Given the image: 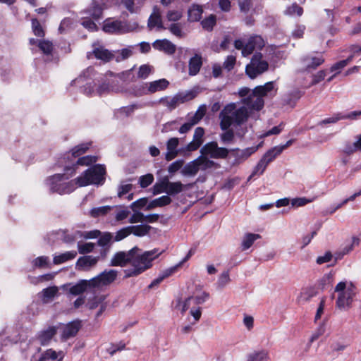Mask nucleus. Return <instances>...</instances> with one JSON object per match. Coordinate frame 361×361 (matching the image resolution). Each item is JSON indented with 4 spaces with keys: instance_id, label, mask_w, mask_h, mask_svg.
Listing matches in <instances>:
<instances>
[{
    "instance_id": "1",
    "label": "nucleus",
    "mask_w": 361,
    "mask_h": 361,
    "mask_svg": "<svg viewBox=\"0 0 361 361\" xmlns=\"http://www.w3.org/2000/svg\"><path fill=\"white\" fill-rule=\"evenodd\" d=\"M138 251L139 249L135 247L127 252H117L111 259V264L124 267L129 263L130 267L125 269V276L127 278L137 276L152 267L153 260L164 252L153 249L139 254Z\"/></svg>"
},
{
    "instance_id": "2",
    "label": "nucleus",
    "mask_w": 361,
    "mask_h": 361,
    "mask_svg": "<svg viewBox=\"0 0 361 361\" xmlns=\"http://www.w3.org/2000/svg\"><path fill=\"white\" fill-rule=\"evenodd\" d=\"M248 116L249 112L245 106L237 109L235 103H230L220 113V127L225 130L233 124L240 126L247 121Z\"/></svg>"
},
{
    "instance_id": "3",
    "label": "nucleus",
    "mask_w": 361,
    "mask_h": 361,
    "mask_svg": "<svg viewBox=\"0 0 361 361\" xmlns=\"http://www.w3.org/2000/svg\"><path fill=\"white\" fill-rule=\"evenodd\" d=\"M209 298V294L206 292H201L196 295L188 297L185 300H179L176 307L182 314L190 310V314L193 317L192 324L197 322L202 316V307H200Z\"/></svg>"
},
{
    "instance_id": "4",
    "label": "nucleus",
    "mask_w": 361,
    "mask_h": 361,
    "mask_svg": "<svg viewBox=\"0 0 361 361\" xmlns=\"http://www.w3.org/2000/svg\"><path fill=\"white\" fill-rule=\"evenodd\" d=\"M274 88L273 82H268L264 85L257 86L252 90V93L248 97L243 98L241 102L247 109L259 111L264 104L263 97L271 92Z\"/></svg>"
},
{
    "instance_id": "5",
    "label": "nucleus",
    "mask_w": 361,
    "mask_h": 361,
    "mask_svg": "<svg viewBox=\"0 0 361 361\" xmlns=\"http://www.w3.org/2000/svg\"><path fill=\"white\" fill-rule=\"evenodd\" d=\"M334 291L338 293L336 307L341 310H349L356 295V287L352 282L341 281L336 286Z\"/></svg>"
},
{
    "instance_id": "6",
    "label": "nucleus",
    "mask_w": 361,
    "mask_h": 361,
    "mask_svg": "<svg viewBox=\"0 0 361 361\" xmlns=\"http://www.w3.org/2000/svg\"><path fill=\"white\" fill-rule=\"evenodd\" d=\"M106 169L101 164L94 165L85 171L76 178V183L79 187L89 185H102L104 182Z\"/></svg>"
},
{
    "instance_id": "7",
    "label": "nucleus",
    "mask_w": 361,
    "mask_h": 361,
    "mask_svg": "<svg viewBox=\"0 0 361 361\" xmlns=\"http://www.w3.org/2000/svg\"><path fill=\"white\" fill-rule=\"evenodd\" d=\"M68 177L64 174H55L47 179L46 183L50 192H56L60 195L68 194L74 191L78 186L76 183V178L68 182L64 181Z\"/></svg>"
},
{
    "instance_id": "8",
    "label": "nucleus",
    "mask_w": 361,
    "mask_h": 361,
    "mask_svg": "<svg viewBox=\"0 0 361 361\" xmlns=\"http://www.w3.org/2000/svg\"><path fill=\"white\" fill-rule=\"evenodd\" d=\"M264 45V40L259 35L251 36L246 42L242 39L234 42L235 48L241 50L242 55L245 57L250 55L255 50H261Z\"/></svg>"
},
{
    "instance_id": "9",
    "label": "nucleus",
    "mask_w": 361,
    "mask_h": 361,
    "mask_svg": "<svg viewBox=\"0 0 361 361\" xmlns=\"http://www.w3.org/2000/svg\"><path fill=\"white\" fill-rule=\"evenodd\" d=\"M268 68L269 64L267 61L262 59V54L256 52L252 57L250 63L246 66L245 72L251 79H254L267 71Z\"/></svg>"
},
{
    "instance_id": "10",
    "label": "nucleus",
    "mask_w": 361,
    "mask_h": 361,
    "mask_svg": "<svg viewBox=\"0 0 361 361\" xmlns=\"http://www.w3.org/2000/svg\"><path fill=\"white\" fill-rule=\"evenodd\" d=\"M169 85V82L167 80L164 78L159 79L150 82L144 83L135 90V94L137 97L144 94H154L157 92L166 90Z\"/></svg>"
},
{
    "instance_id": "11",
    "label": "nucleus",
    "mask_w": 361,
    "mask_h": 361,
    "mask_svg": "<svg viewBox=\"0 0 361 361\" xmlns=\"http://www.w3.org/2000/svg\"><path fill=\"white\" fill-rule=\"evenodd\" d=\"M118 276V271L114 269L105 270L97 276L90 279L92 288H102L113 283Z\"/></svg>"
},
{
    "instance_id": "12",
    "label": "nucleus",
    "mask_w": 361,
    "mask_h": 361,
    "mask_svg": "<svg viewBox=\"0 0 361 361\" xmlns=\"http://www.w3.org/2000/svg\"><path fill=\"white\" fill-rule=\"evenodd\" d=\"M195 97L192 92H180L175 94L173 97H162L160 99L159 102L164 106H166L170 111L176 109L178 105L183 104L188 100L193 99Z\"/></svg>"
},
{
    "instance_id": "13",
    "label": "nucleus",
    "mask_w": 361,
    "mask_h": 361,
    "mask_svg": "<svg viewBox=\"0 0 361 361\" xmlns=\"http://www.w3.org/2000/svg\"><path fill=\"white\" fill-rule=\"evenodd\" d=\"M202 155L209 156L213 159H225L228 154V149L225 147H219L217 142H210L205 144L200 149Z\"/></svg>"
},
{
    "instance_id": "14",
    "label": "nucleus",
    "mask_w": 361,
    "mask_h": 361,
    "mask_svg": "<svg viewBox=\"0 0 361 361\" xmlns=\"http://www.w3.org/2000/svg\"><path fill=\"white\" fill-rule=\"evenodd\" d=\"M101 232L99 230H94L88 232L82 233L75 231L74 233L70 234L63 232V241L67 243L75 241L78 238H84L86 239H92L99 237Z\"/></svg>"
},
{
    "instance_id": "15",
    "label": "nucleus",
    "mask_w": 361,
    "mask_h": 361,
    "mask_svg": "<svg viewBox=\"0 0 361 361\" xmlns=\"http://www.w3.org/2000/svg\"><path fill=\"white\" fill-rule=\"evenodd\" d=\"M81 327L80 321H73L61 328V338L62 341H67L68 339L74 337Z\"/></svg>"
},
{
    "instance_id": "16",
    "label": "nucleus",
    "mask_w": 361,
    "mask_h": 361,
    "mask_svg": "<svg viewBox=\"0 0 361 361\" xmlns=\"http://www.w3.org/2000/svg\"><path fill=\"white\" fill-rule=\"evenodd\" d=\"M204 135V130L202 127L195 128L192 140L189 142L185 147L188 152H193L197 150L203 143V137Z\"/></svg>"
},
{
    "instance_id": "17",
    "label": "nucleus",
    "mask_w": 361,
    "mask_h": 361,
    "mask_svg": "<svg viewBox=\"0 0 361 361\" xmlns=\"http://www.w3.org/2000/svg\"><path fill=\"white\" fill-rule=\"evenodd\" d=\"M93 47L92 52L87 53V58L90 59L92 55H94L96 59L105 62L109 61L114 58V54L104 47H97L96 44H94Z\"/></svg>"
},
{
    "instance_id": "18",
    "label": "nucleus",
    "mask_w": 361,
    "mask_h": 361,
    "mask_svg": "<svg viewBox=\"0 0 361 361\" xmlns=\"http://www.w3.org/2000/svg\"><path fill=\"white\" fill-rule=\"evenodd\" d=\"M56 327L49 326L47 329L39 331L36 336V339L39 342L40 345H47L56 335Z\"/></svg>"
},
{
    "instance_id": "19",
    "label": "nucleus",
    "mask_w": 361,
    "mask_h": 361,
    "mask_svg": "<svg viewBox=\"0 0 361 361\" xmlns=\"http://www.w3.org/2000/svg\"><path fill=\"white\" fill-rule=\"evenodd\" d=\"M99 257L85 255L78 258L76 262V268L79 270H89L94 267L99 260Z\"/></svg>"
},
{
    "instance_id": "20",
    "label": "nucleus",
    "mask_w": 361,
    "mask_h": 361,
    "mask_svg": "<svg viewBox=\"0 0 361 361\" xmlns=\"http://www.w3.org/2000/svg\"><path fill=\"white\" fill-rule=\"evenodd\" d=\"M152 46L154 49L169 54H172L176 51V46L166 39H157L152 44Z\"/></svg>"
},
{
    "instance_id": "21",
    "label": "nucleus",
    "mask_w": 361,
    "mask_h": 361,
    "mask_svg": "<svg viewBox=\"0 0 361 361\" xmlns=\"http://www.w3.org/2000/svg\"><path fill=\"white\" fill-rule=\"evenodd\" d=\"M179 144V139L177 137H171L166 142L167 152L165 155V159L167 161H171L178 156V152L177 147Z\"/></svg>"
},
{
    "instance_id": "22",
    "label": "nucleus",
    "mask_w": 361,
    "mask_h": 361,
    "mask_svg": "<svg viewBox=\"0 0 361 361\" xmlns=\"http://www.w3.org/2000/svg\"><path fill=\"white\" fill-rule=\"evenodd\" d=\"M304 66L307 70L315 69L319 66L322 64L324 61V59L322 55L319 56H313L308 55L304 57L302 60Z\"/></svg>"
},
{
    "instance_id": "23",
    "label": "nucleus",
    "mask_w": 361,
    "mask_h": 361,
    "mask_svg": "<svg viewBox=\"0 0 361 361\" xmlns=\"http://www.w3.org/2000/svg\"><path fill=\"white\" fill-rule=\"evenodd\" d=\"M155 27H157L158 30L166 29L162 23L159 9L157 6L154 8L153 13L148 20V27L152 30Z\"/></svg>"
},
{
    "instance_id": "24",
    "label": "nucleus",
    "mask_w": 361,
    "mask_h": 361,
    "mask_svg": "<svg viewBox=\"0 0 361 361\" xmlns=\"http://www.w3.org/2000/svg\"><path fill=\"white\" fill-rule=\"evenodd\" d=\"M202 66V59L200 54H195L194 56L190 58L188 64V73L190 75H196Z\"/></svg>"
},
{
    "instance_id": "25",
    "label": "nucleus",
    "mask_w": 361,
    "mask_h": 361,
    "mask_svg": "<svg viewBox=\"0 0 361 361\" xmlns=\"http://www.w3.org/2000/svg\"><path fill=\"white\" fill-rule=\"evenodd\" d=\"M270 357L267 350H254L247 356L246 361H269Z\"/></svg>"
},
{
    "instance_id": "26",
    "label": "nucleus",
    "mask_w": 361,
    "mask_h": 361,
    "mask_svg": "<svg viewBox=\"0 0 361 361\" xmlns=\"http://www.w3.org/2000/svg\"><path fill=\"white\" fill-rule=\"evenodd\" d=\"M90 286V280H81L78 283L70 286L68 291L71 294L77 295L82 293Z\"/></svg>"
},
{
    "instance_id": "27",
    "label": "nucleus",
    "mask_w": 361,
    "mask_h": 361,
    "mask_svg": "<svg viewBox=\"0 0 361 361\" xmlns=\"http://www.w3.org/2000/svg\"><path fill=\"white\" fill-rule=\"evenodd\" d=\"M123 29L122 23L119 20H105L103 25V30L106 32L114 33L121 32Z\"/></svg>"
},
{
    "instance_id": "28",
    "label": "nucleus",
    "mask_w": 361,
    "mask_h": 361,
    "mask_svg": "<svg viewBox=\"0 0 361 361\" xmlns=\"http://www.w3.org/2000/svg\"><path fill=\"white\" fill-rule=\"evenodd\" d=\"M171 198L169 195H163L159 198L152 200L147 206L146 210H151L155 207H161L169 204Z\"/></svg>"
},
{
    "instance_id": "29",
    "label": "nucleus",
    "mask_w": 361,
    "mask_h": 361,
    "mask_svg": "<svg viewBox=\"0 0 361 361\" xmlns=\"http://www.w3.org/2000/svg\"><path fill=\"white\" fill-rule=\"evenodd\" d=\"M203 13V8L197 4H192L188 9V20L190 22L199 21Z\"/></svg>"
},
{
    "instance_id": "30",
    "label": "nucleus",
    "mask_w": 361,
    "mask_h": 361,
    "mask_svg": "<svg viewBox=\"0 0 361 361\" xmlns=\"http://www.w3.org/2000/svg\"><path fill=\"white\" fill-rule=\"evenodd\" d=\"M75 250L68 251L64 253L55 255L53 259L54 264H61L69 260L73 259L77 256Z\"/></svg>"
},
{
    "instance_id": "31",
    "label": "nucleus",
    "mask_w": 361,
    "mask_h": 361,
    "mask_svg": "<svg viewBox=\"0 0 361 361\" xmlns=\"http://www.w3.org/2000/svg\"><path fill=\"white\" fill-rule=\"evenodd\" d=\"M258 149V147H247L245 149L240 150L238 149L234 150V156L238 162H241L247 159L251 154L255 153Z\"/></svg>"
},
{
    "instance_id": "32",
    "label": "nucleus",
    "mask_w": 361,
    "mask_h": 361,
    "mask_svg": "<svg viewBox=\"0 0 361 361\" xmlns=\"http://www.w3.org/2000/svg\"><path fill=\"white\" fill-rule=\"evenodd\" d=\"M59 292V288L57 286H51L44 288L41 292L42 300L44 303L49 302L54 298Z\"/></svg>"
},
{
    "instance_id": "33",
    "label": "nucleus",
    "mask_w": 361,
    "mask_h": 361,
    "mask_svg": "<svg viewBox=\"0 0 361 361\" xmlns=\"http://www.w3.org/2000/svg\"><path fill=\"white\" fill-rule=\"evenodd\" d=\"M261 238L260 235L255 233H246L242 240L241 246L243 250L249 249L255 240Z\"/></svg>"
},
{
    "instance_id": "34",
    "label": "nucleus",
    "mask_w": 361,
    "mask_h": 361,
    "mask_svg": "<svg viewBox=\"0 0 361 361\" xmlns=\"http://www.w3.org/2000/svg\"><path fill=\"white\" fill-rule=\"evenodd\" d=\"M166 194L169 195H175L183 190L184 185L180 181L170 182L167 179Z\"/></svg>"
},
{
    "instance_id": "35",
    "label": "nucleus",
    "mask_w": 361,
    "mask_h": 361,
    "mask_svg": "<svg viewBox=\"0 0 361 361\" xmlns=\"http://www.w3.org/2000/svg\"><path fill=\"white\" fill-rule=\"evenodd\" d=\"M151 228L150 226L146 224L130 226L131 233L138 237H142L148 234Z\"/></svg>"
},
{
    "instance_id": "36",
    "label": "nucleus",
    "mask_w": 361,
    "mask_h": 361,
    "mask_svg": "<svg viewBox=\"0 0 361 361\" xmlns=\"http://www.w3.org/2000/svg\"><path fill=\"white\" fill-rule=\"evenodd\" d=\"M199 171L196 159L188 163L181 171V173L183 176H194Z\"/></svg>"
},
{
    "instance_id": "37",
    "label": "nucleus",
    "mask_w": 361,
    "mask_h": 361,
    "mask_svg": "<svg viewBox=\"0 0 361 361\" xmlns=\"http://www.w3.org/2000/svg\"><path fill=\"white\" fill-rule=\"evenodd\" d=\"M117 207H118L116 206H102L99 207H94L90 210V214L91 216L94 218L103 216L109 213L114 208Z\"/></svg>"
},
{
    "instance_id": "38",
    "label": "nucleus",
    "mask_w": 361,
    "mask_h": 361,
    "mask_svg": "<svg viewBox=\"0 0 361 361\" xmlns=\"http://www.w3.org/2000/svg\"><path fill=\"white\" fill-rule=\"evenodd\" d=\"M196 161L199 171H204L213 167L214 165V162L213 161L209 160L206 155L202 154L196 159Z\"/></svg>"
},
{
    "instance_id": "39",
    "label": "nucleus",
    "mask_w": 361,
    "mask_h": 361,
    "mask_svg": "<svg viewBox=\"0 0 361 361\" xmlns=\"http://www.w3.org/2000/svg\"><path fill=\"white\" fill-rule=\"evenodd\" d=\"M281 153V149L279 148L277 146H275L273 148L268 150L262 158L264 159L268 164H269Z\"/></svg>"
},
{
    "instance_id": "40",
    "label": "nucleus",
    "mask_w": 361,
    "mask_h": 361,
    "mask_svg": "<svg viewBox=\"0 0 361 361\" xmlns=\"http://www.w3.org/2000/svg\"><path fill=\"white\" fill-rule=\"evenodd\" d=\"M167 178H163L160 182L156 183L153 185V194L158 195L162 192L166 193Z\"/></svg>"
},
{
    "instance_id": "41",
    "label": "nucleus",
    "mask_w": 361,
    "mask_h": 361,
    "mask_svg": "<svg viewBox=\"0 0 361 361\" xmlns=\"http://www.w3.org/2000/svg\"><path fill=\"white\" fill-rule=\"evenodd\" d=\"M59 357H60L59 352L57 353L52 349H48L42 354L38 361H47V360H56Z\"/></svg>"
},
{
    "instance_id": "42",
    "label": "nucleus",
    "mask_w": 361,
    "mask_h": 361,
    "mask_svg": "<svg viewBox=\"0 0 361 361\" xmlns=\"http://www.w3.org/2000/svg\"><path fill=\"white\" fill-rule=\"evenodd\" d=\"M216 16L211 14L209 17L206 18L201 22L202 26L204 30L211 31L216 24Z\"/></svg>"
},
{
    "instance_id": "43",
    "label": "nucleus",
    "mask_w": 361,
    "mask_h": 361,
    "mask_svg": "<svg viewBox=\"0 0 361 361\" xmlns=\"http://www.w3.org/2000/svg\"><path fill=\"white\" fill-rule=\"evenodd\" d=\"M268 164H269L262 158L255 167L251 176H250V178L256 175H262L265 171Z\"/></svg>"
},
{
    "instance_id": "44",
    "label": "nucleus",
    "mask_w": 361,
    "mask_h": 361,
    "mask_svg": "<svg viewBox=\"0 0 361 361\" xmlns=\"http://www.w3.org/2000/svg\"><path fill=\"white\" fill-rule=\"evenodd\" d=\"M97 161V157L95 156H85L81 158H79L75 166L80 165V166H89L93 163H95Z\"/></svg>"
},
{
    "instance_id": "45",
    "label": "nucleus",
    "mask_w": 361,
    "mask_h": 361,
    "mask_svg": "<svg viewBox=\"0 0 361 361\" xmlns=\"http://www.w3.org/2000/svg\"><path fill=\"white\" fill-rule=\"evenodd\" d=\"M38 47L44 54H51L53 50V44L48 40L39 41Z\"/></svg>"
},
{
    "instance_id": "46",
    "label": "nucleus",
    "mask_w": 361,
    "mask_h": 361,
    "mask_svg": "<svg viewBox=\"0 0 361 361\" xmlns=\"http://www.w3.org/2000/svg\"><path fill=\"white\" fill-rule=\"evenodd\" d=\"M131 234L130 226L118 231L114 235L115 241H121Z\"/></svg>"
},
{
    "instance_id": "47",
    "label": "nucleus",
    "mask_w": 361,
    "mask_h": 361,
    "mask_svg": "<svg viewBox=\"0 0 361 361\" xmlns=\"http://www.w3.org/2000/svg\"><path fill=\"white\" fill-rule=\"evenodd\" d=\"M168 29L173 35L179 38L184 37V33L182 30V25L180 23H172Z\"/></svg>"
},
{
    "instance_id": "48",
    "label": "nucleus",
    "mask_w": 361,
    "mask_h": 361,
    "mask_svg": "<svg viewBox=\"0 0 361 361\" xmlns=\"http://www.w3.org/2000/svg\"><path fill=\"white\" fill-rule=\"evenodd\" d=\"M154 181V176L152 173H147L146 175L140 177L139 183L140 187L142 188L148 187Z\"/></svg>"
},
{
    "instance_id": "49",
    "label": "nucleus",
    "mask_w": 361,
    "mask_h": 361,
    "mask_svg": "<svg viewBox=\"0 0 361 361\" xmlns=\"http://www.w3.org/2000/svg\"><path fill=\"white\" fill-rule=\"evenodd\" d=\"M334 274L331 273H329L324 274L323 277L321 279L319 282V286L322 289H325L330 286L333 283Z\"/></svg>"
},
{
    "instance_id": "50",
    "label": "nucleus",
    "mask_w": 361,
    "mask_h": 361,
    "mask_svg": "<svg viewBox=\"0 0 361 361\" xmlns=\"http://www.w3.org/2000/svg\"><path fill=\"white\" fill-rule=\"evenodd\" d=\"M343 114L341 113H338L331 117L326 118L325 119L322 120L321 121L319 122V125L324 126V125H326V124L336 123L338 121L343 120Z\"/></svg>"
},
{
    "instance_id": "51",
    "label": "nucleus",
    "mask_w": 361,
    "mask_h": 361,
    "mask_svg": "<svg viewBox=\"0 0 361 361\" xmlns=\"http://www.w3.org/2000/svg\"><path fill=\"white\" fill-rule=\"evenodd\" d=\"M88 148L89 145L87 144L79 145L71 150V156L76 158L84 154Z\"/></svg>"
},
{
    "instance_id": "52",
    "label": "nucleus",
    "mask_w": 361,
    "mask_h": 361,
    "mask_svg": "<svg viewBox=\"0 0 361 361\" xmlns=\"http://www.w3.org/2000/svg\"><path fill=\"white\" fill-rule=\"evenodd\" d=\"M302 12L303 10L302 7L299 6L296 4H293L290 6L288 7L284 13L286 15L292 16L297 14L298 16H300L302 14Z\"/></svg>"
},
{
    "instance_id": "53",
    "label": "nucleus",
    "mask_w": 361,
    "mask_h": 361,
    "mask_svg": "<svg viewBox=\"0 0 361 361\" xmlns=\"http://www.w3.org/2000/svg\"><path fill=\"white\" fill-rule=\"evenodd\" d=\"M126 344L123 342H119L116 344H110L108 348H106V351L112 356L117 351H121L125 349Z\"/></svg>"
},
{
    "instance_id": "54",
    "label": "nucleus",
    "mask_w": 361,
    "mask_h": 361,
    "mask_svg": "<svg viewBox=\"0 0 361 361\" xmlns=\"http://www.w3.org/2000/svg\"><path fill=\"white\" fill-rule=\"evenodd\" d=\"M134 212L130 216L128 222L130 224L142 223L144 222L145 215L143 213L136 211L135 209L133 210Z\"/></svg>"
},
{
    "instance_id": "55",
    "label": "nucleus",
    "mask_w": 361,
    "mask_h": 361,
    "mask_svg": "<svg viewBox=\"0 0 361 361\" xmlns=\"http://www.w3.org/2000/svg\"><path fill=\"white\" fill-rule=\"evenodd\" d=\"M353 59V55L350 56L348 59L345 60L340 61L335 64H334L331 68V71H340L346 66L349 62H350Z\"/></svg>"
},
{
    "instance_id": "56",
    "label": "nucleus",
    "mask_w": 361,
    "mask_h": 361,
    "mask_svg": "<svg viewBox=\"0 0 361 361\" xmlns=\"http://www.w3.org/2000/svg\"><path fill=\"white\" fill-rule=\"evenodd\" d=\"M32 28L36 36L43 37L44 35V30L37 19L32 20Z\"/></svg>"
},
{
    "instance_id": "57",
    "label": "nucleus",
    "mask_w": 361,
    "mask_h": 361,
    "mask_svg": "<svg viewBox=\"0 0 361 361\" xmlns=\"http://www.w3.org/2000/svg\"><path fill=\"white\" fill-rule=\"evenodd\" d=\"M94 247V244L92 243H78V252L80 254H86L91 252Z\"/></svg>"
},
{
    "instance_id": "58",
    "label": "nucleus",
    "mask_w": 361,
    "mask_h": 361,
    "mask_svg": "<svg viewBox=\"0 0 361 361\" xmlns=\"http://www.w3.org/2000/svg\"><path fill=\"white\" fill-rule=\"evenodd\" d=\"M152 71V68L149 65H142L140 67L137 76L140 78L145 79Z\"/></svg>"
},
{
    "instance_id": "59",
    "label": "nucleus",
    "mask_w": 361,
    "mask_h": 361,
    "mask_svg": "<svg viewBox=\"0 0 361 361\" xmlns=\"http://www.w3.org/2000/svg\"><path fill=\"white\" fill-rule=\"evenodd\" d=\"M226 131L224 132L221 135V140L224 144H228L231 143L233 139H234V133L233 130H226Z\"/></svg>"
},
{
    "instance_id": "60",
    "label": "nucleus",
    "mask_w": 361,
    "mask_h": 361,
    "mask_svg": "<svg viewBox=\"0 0 361 361\" xmlns=\"http://www.w3.org/2000/svg\"><path fill=\"white\" fill-rule=\"evenodd\" d=\"M230 281L228 271H225L221 274L218 279V286L220 287H224Z\"/></svg>"
},
{
    "instance_id": "61",
    "label": "nucleus",
    "mask_w": 361,
    "mask_h": 361,
    "mask_svg": "<svg viewBox=\"0 0 361 361\" xmlns=\"http://www.w3.org/2000/svg\"><path fill=\"white\" fill-rule=\"evenodd\" d=\"M235 57L233 55L228 56L224 62L223 66L228 71L232 70L235 64Z\"/></svg>"
},
{
    "instance_id": "62",
    "label": "nucleus",
    "mask_w": 361,
    "mask_h": 361,
    "mask_svg": "<svg viewBox=\"0 0 361 361\" xmlns=\"http://www.w3.org/2000/svg\"><path fill=\"white\" fill-rule=\"evenodd\" d=\"M183 163L184 161L182 159L176 160L169 165L168 171L171 173H176L183 167Z\"/></svg>"
},
{
    "instance_id": "63",
    "label": "nucleus",
    "mask_w": 361,
    "mask_h": 361,
    "mask_svg": "<svg viewBox=\"0 0 361 361\" xmlns=\"http://www.w3.org/2000/svg\"><path fill=\"white\" fill-rule=\"evenodd\" d=\"M169 21L176 22L182 18V13L178 11H169L166 14Z\"/></svg>"
},
{
    "instance_id": "64",
    "label": "nucleus",
    "mask_w": 361,
    "mask_h": 361,
    "mask_svg": "<svg viewBox=\"0 0 361 361\" xmlns=\"http://www.w3.org/2000/svg\"><path fill=\"white\" fill-rule=\"evenodd\" d=\"M113 236L110 233H104L98 240V245L102 247L106 246L111 240Z\"/></svg>"
}]
</instances>
